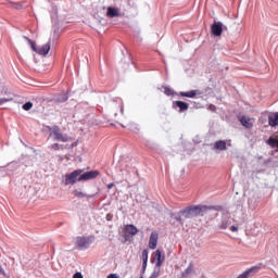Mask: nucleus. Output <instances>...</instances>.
I'll return each mask as SVG.
<instances>
[{
  "instance_id": "obj_35",
  "label": "nucleus",
  "mask_w": 278,
  "mask_h": 278,
  "mask_svg": "<svg viewBox=\"0 0 278 278\" xmlns=\"http://www.w3.org/2000/svg\"><path fill=\"white\" fill-rule=\"evenodd\" d=\"M176 220H181V217H176Z\"/></svg>"
},
{
  "instance_id": "obj_23",
  "label": "nucleus",
  "mask_w": 278,
  "mask_h": 278,
  "mask_svg": "<svg viewBox=\"0 0 278 278\" xmlns=\"http://www.w3.org/2000/svg\"><path fill=\"white\" fill-rule=\"evenodd\" d=\"M50 149H52L53 151H60V144L59 143H53Z\"/></svg>"
},
{
  "instance_id": "obj_9",
  "label": "nucleus",
  "mask_w": 278,
  "mask_h": 278,
  "mask_svg": "<svg viewBox=\"0 0 278 278\" xmlns=\"http://www.w3.org/2000/svg\"><path fill=\"white\" fill-rule=\"evenodd\" d=\"M157 238L159 235L156 232H152L149 240V249L155 250L157 248Z\"/></svg>"
},
{
  "instance_id": "obj_21",
  "label": "nucleus",
  "mask_w": 278,
  "mask_h": 278,
  "mask_svg": "<svg viewBox=\"0 0 278 278\" xmlns=\"http://www.w3.org/2000/svg\"><path fill=\"white\" fill-rule=\"evenodd\" d=\"M73 194H74V197H77V199H84V197H86V193H84L79 190H74Z\"/></svg>"
},
{
  "instance_id": "obj_34",
  "label": "nucleus",
  "mask_w": 278,
  "mask_h": 278,
  "mask_svg": "<svg viewBox=\"0 0 278 278\" xmlns=\"http://www.w3.org/2000/svg\"><path fill=\"white\" fill-rule=\"evenodd\" d=\"M211 110H216V106H214V105H211Z\"/></svg>"
},
{
  "instance_id": "obj_6",
  "label": "nucleus",
  "mask_w": 278,
  "mask_h": 278,
  "mask_svg": "<svg viewBox=\"0 0 278 278\" xmlns=\"http://www.w3.org/2000/svg\"><path fill=\"white\" fill-rule=\"evenodd\" d=\"M138 233V228L135 225H126L124 227V237L126 240H129V238H132V236H136Z\"/></svg>"
},
{
  "instance_id": "obj_4",
  "label": "nucleus",
  "mask_w": 278,
  "mask_h": 278,
  "mask_svg": "<svg viewBox=\"0 0 278 278\" xmlns=\"http://www.w3.org/2000/svg\"><path fill=\"white\" fill-rule=\"evenodd\" d=\"M25 40H27L28 45H30V48L35 53H38L39 55H47L49 51H51V45L46 43L41 46L40 48H36V42L31 41V39L24 37Z\"/></svg>"
},
{
  "instance_id": "obj_11",
  "label": "nucleus",
  "mask_w": 278,
  "mask_h": 278,
  "mask_svg": "<svg viewBox=\"0 0 278 278\" xmlns=\"http://www.w3.org/2000/svg\"><path fill=\"white\" fill-rule=\"evenodd\" d=\"M260 270V267L254 266L251 267L250 269L245 270L243 274L239 275L237 278H249L253 276V273H257Z\"/></svg>"
},
{
  "instance_id": "obj_20",
  "label": "nucleus",
  "mask_w": 278,
  "mask_h": 278,
  "mask_svg": "<svg viewBox=\"0 0 278 278\" xmlns=\"http://www.w3.org/2000/svg\"><path fill=\"white\" fill-rule=\"evenodd\" d=\"M160 277V267L155 266L153 273L149 278H157Z\"/></svg>"
},
{
  "instance_id": "obj_18",
  "label": "nucleus",
  "mask_w": 278,
  "mask_h": 278,
  "mask_svg": "<svg viewBox=\"0 0 278 278\" xmlns=\"http://www.w3.org/2000/svg\"><path fill=\"white\" fill-rule=\"evenodd\" d=\"M267 143L269 144V147H273L274 149H278V140L275 138H269Z\"/></svg>"
},
{
  "instance_id": "obj_12",
  "label": "nucleus",
  "mask_w": 278,
  "mask_h": 278,
  "mask_svg": "<svg viewBox=\"0 0 278 278\" xmlns=\"http://www.w3.org/2000/svg\"><path fill=\"white\" fill-rule=\"evenodd\" d=\"M106 15H108L110 18H116V16H121V11H118L117 8L109 7V8H108Z\"/></svg>"
},
{
  "instance_id": "obj_30",
  "label": "nucleus",
  "mask_w": 278,
  "mask_h": 278,
  "mask_svg": "<svg viewBox=\"0 0 278 278\" xmlns=\"http://www.w3.org/2000/svg\"><path fill=\"white\" fill-rule=\"evenodd\" d=\"M226 147H231V139L226 140Z\"/></svg>"
},
{
  "instance_id": "obj_29",
  "label": "nucleus",
  "mask_w": 278,
  "mask_h": 278,
  "mask_svg": "<svg viewBox=\"0 0 278 278\" xmlns=\"http://www.w3.org/2000/svg\"><path fill=\"white\" fill-rule=\"evenodd\" d=\"M106 278H118V276L116 274H111Z\"/></svg>"
},
{
  "instance_id": "obj_15",
  "label": "nucleus",
  "mask_w": 278,
  "mask_h": 278,
  "mask_svg": "<svg viewBox=\"0 0 278 278\" xmlns=\"http://www.w3.org/2000/svg\"><path fill=\"white\" fill-rule=\"evenodd\" d=\"M173 105L174 108H179V112H186V110L189 108L188 103L184 101H175Z\"/></svg>"
},
{
  "instance_id": "obj_32",
  "label": "nucleus",
  "mask_w": 278,
  "mask_h": 278,
  "mask_svg": "<svg viewBox=\"0 0 278 278\" xmlns=\"http://www.w3.org/2000/svg\"><path fill=\"white\" fill-rule=\"evenodd\" d=\"M0 275H5V270H3V267L0 265Z\"/></svg>"
},
{
  "instance_id": "obj_16",
  "label": "nucleus",
  "mask_w": 278,
  "mask_h": 278,
  "mask_svg": "<svg viewBox=\"0 0 278 278\" xmlns=\"http://www.w3.org/2000/svg\"><path fill=\"white\" fill-rule=\"evenodd\" d=\"M142 270H147V263L149 262V250H143L141 254Z\"/></svg>"
},
{
  "instance_id": "obj_5",
  "label": "nucleus",
  "mask_w": 278,
  "mask_h": 278,
  "mask_svg": "<svg viewBox=\"0 0 278 278\" xmlns=\"http://www.w3.org/2000/svg\"><path fill=\"white\" fill-rule=\"evenodd\" d=\"M50 138H53V140H58L59 142H68V140H71L68 136L62 134L60 127L58 126H53L52 128H50Z\"/></svg>"
},
{
  "instance_id": "obj_26",
  "label": "nucleus",
  "mask_w": 278,
  "mask_h": 278,
  "mask_svg": "<svg viewBox=\"0 0 278 278\" xmlns=\"http://www.w3.org/2000/svg\"><path fill=\"white\" fill-rule=\"evenodd\" d=\"M12 7L15 8V10H21V8H23V5L16 3H12Z\"/></svg>"
},
{
  "instance_id": "obj_25",
  "label": "nucleus",
  "mask_w": 278,
  "mask_h": 278,
  "mask_svg": "<svg viewBox=\"0 0 278 278\" xmlns=\"http://www.w3.org/2000/svg\"><path fill=\"white\" fill-rule=\"evenodd\" d=\"M229 227V224L227 222L222 223L220 229H227Z\"/></svg>"
},
{
  "instance_id": "obj_17",
  "label": "nucleus",
  "mask_w": 278,
  "mask_h": 278,
  "mask_svg": "<svg viewBox=\"0 0 278 278\" xmlns=\"http://www.w3.org/2000/svg\"><path fill=\"white\" fill-rule=\"evenodd\" d=\"M268 123H269L270 127H277V125H278V113H276L274 115H270L269 119H268Z\"/></svg>"
},
{
  "instance_id": "obj_31",
  "label": "nucleus",
  "mask_w": 278,
  "mask_h": 278,
  "mask_svg": "<svg viewBox=\"0 0 278 278\" xmlns=\"http://www.w3.org/2000/svg\"><path fill=\"white\" fill-rule=\"evenodd\" d=\"M108 188H109V190H112V188H114V182L109 184Z\"/></svg>"
},
{
  "instance_id": "obj_27",
  "label": "nucleus",
  "mask_w": 278,
  "mask_h": 278,
  "mask_svg": "<svg viewBox=\"0 0 278 278\" xmlns=\"http://www.w3.org/2000/svg\"><path fill=\"white\" fill-rule=\"evenodd\" d=\"M8 101H10V100L5 99V98H1L0 99V105H3V103H8Z\"/></svg>"
},
{
  "instance_id": "obj_8",
  "label": "nucleus",
  "mask_w": 278,
  "mask_h": 278,
  "mask_svg": "<svg viewBox=\"0 0 278 278\" xmlns=\"http://www.w3.org/2000/svg\"><path fill=\"white\" fill-rule=\"evenodd\" d=\"M154 260H156V268H162V264H164L165 256L162 251L156 250L154 253Z\"/></svg>"
},
{
  "instance_id": "obj_7",
  "label": "nucleus",
  "mask_w": 278,
  "mask_h": 278,
  "mask_svg": "<svg viewBox=\"0 0 278 278\" xmlns=\"http://www.w3.org/2000/svg\"><path fill=\"white\" fill-rule=\"evenodd\" d=\"M223 29L224 25L220 22H215L211 26V34H213L216 37L223 36Z\"/></svg>"
},
{
  "instance_id": "obj_33",
  "label": "nucleus",
  "mask_w": 278,
  "mask_h": 278,
  "mask_svg": "<svg viewBox=\"0 0 278 278\" xmlns=\"http://www.w3.org/2000/svg\"><path fill=\"white\" fill-rule=\"evenodd\" d=\"M230 230H232V231H238V227L231 226V227H230Z\"/></svg>"
},
{
  "instance_id": "obj_2",
  "label": "nucleus",
  "mask_w": 278,
  "mask_h": 278,
  "mask_svg": "<svg viewBox=\"0 0 278 278\" xmlns=\"http://www.w3.org/2000/svg\"><path fill=\"white\" fill-rule=\"evenodd\" d=\"M207 210H210V207L205 205H195L189 206L180 211V213L185 218H194V216H205V214H207Z\"/></svg>"
},
{
  "instance_id": "obj_13",
  "label": "nucleus",
  "mask_w": 278,
  "mask_h": 278,
  "mask_svg": "<svg viewBox=\"0 0 278 278\" xmlns=\"http://www.w3.org/2000/svg\"><path fill=\"white\" fill-rule=\"evenodd\" d=\"M240 123L243 125V127H247V129H251V127H253V119L250 117L242 116Z\"/></svg>"
},
{
  "instance_id": "obj_1",
  "label": "nucleus",
  "mask_w": 278,
  "mask_h": 278,
  "mask_svg": "<svg viewBox=\"0 0 278 278\" xmlns=\"http://www.w3.org/2000/svg\"><path fill=\"white\" fill-rule=\"evenodd\" d=\"M99 177V170H90L84 173V169H76L71 174L65 175V186H74L77 181H90V179H97Z\"/></svg>"
},
{
  "instance_id": "obj_3",
  "label": "nucleus",
  "mask_w": 278,
  "mask_h": 278,
  "mask_svg": "<svg viewBox=\"0 0 278 278\" xmlns=\"http://www.w3.org/2000/svg\"><path fill=\"white\" fill-rule=\"evenodd\" d=\"M94 243V236H80L74 238V244L79 249V251H86L90 249V245Z\"/></svg>"
},
{
  "instance_id": "obj_22",
  "label": "nucleus",
  "mask_w": 278,
  "mask_h": 278,
  "mask_svg": "<svg viewBox=\"0 0 278 278\" xmlns=\"http://www.w3.org/2000/svg\"><path fill=\"white\" fill-rule=\"evenodd\" d=\"M31 108H34V103H31V102H26L23 105V110H25V112H29V110H31Z\"/></svg>"
},
{
  "instance_id": "obj_10",
  "label": "nucleus",
  "mask_w": 278,
  "mask_h": 278,
  "mask_svg": "<svg viewBox=\"0 0 278 278\" xmlns=\"http://www.w3.org/2000/svg\"><path fill=\"white\" fill-rule=\"evenodd\" d=\"M213 149L215 151H227V141L225 140H218L214 143Z\"/></svg>"
},
{
  "instance_id": "obj_14",
  "label": "nucleus",
  "mask_w": 278,
  "mask_h": 278,
  "mask_svg": "<svg viewBox=\"0 0 278 278\" xmlns=\"http://www.w3.org/2000/svg\"><path fill=\"white\" fill-rule=\"evenodd\" d=\"M198 94H201V91L199 90H191L187 92H180V97H187L188 99H194Z\"/></svg>"
},
{
  "instance_id": "obj_28",
  "label": "nucleus",
  "mask_w": 278,
  "mask_h": 278,
  "mask_svg": "<svg viewBox=\"0 0 278 278\" xmlns=\"http://www.w3.org/2000/svg\"><path fill=\"white\" fill-rule=\"evenodd\" d=\"M73 278H84V276L81 275V273H76L74 274Z\"/></svg>"
},
{
  "instance_id": "obj_24",
  "label": "nucleus",
  "mask_w": 278,
  "mask_h": 278,
  "mask_svg": "<svg viewBox=\"0 0 278 278\" xmlns=\"http://www.w3.org/2000/svg\"><path fill=\"white\" fill-rule=\"evenodd\" d=\"M165 94H167V97H170L173 94V90L165 88Z\"/></svg>"
},
{
  "instance_id": "obj_19",
  "label": "nucleus",
  "mask_w": 278,
  "mask_h": 278,
  "mask_svg": "<svg viewBox=\"0 0 278 278\" xmlns=\"http://www.w3.org/2000/svg\"><path fill=\"white\" fill-rule=\"evenodd\" d=\"M193 270H194V267L192 266V264H190L188 268L185 269V271L182 273V277H188V275H192Z\"/></svg>"
}]
</instances>
